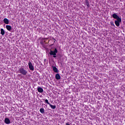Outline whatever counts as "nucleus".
Wrapping results in <instances>:
<instances>
[{"instance_id": "4", "label": "nucleus", "mask_w": 125, "mask_h": 125, "mask_svg": "<svg viewBox=\"0 0 125 125\" xmlns=\"http://www.w3.org/2000/svg\"><path fill=\"white\" fill-rule=\"evenodd\" d=\"M28 67L31 71H34V66H33V64L30 61L28 62Z\"/></svg>"}, {"instance_id": "16", "label": "nucleus", "mask_w": 125, "mask_h": 125, "mask_svg": "<svg viewBox=\"0 0 125 125\" xmlns=\"http://www.w3.org/2000/svg\"><path fill=\"white\" fill-rule=\"evenodd\" d=\"M45 103L48 104V105H50V103L48 102V100L47 99L45 100Z\"/></svg>"}, {"instance_id": "12", "label": "nucleus", "mask_w": 125, "mask_h": 125, "mask_svg": "<svg viewBox=\"0 0 125 125\" xmlns=\"http://www.w3.org/2000/svg\"><path fill=\"white\" fill-rule=\"evenodd\" d=\"M5 34V32L4 31V30H3V28H1L0 34L2 35V36H4Z\"/></svg>"}, {"instance_id": "9", "label": "nucleus", "mask_w": 125, "mask_h": 125, "mask_svg": "<svg viewBox=\"0 0 125 125\" xmlns=\"http://www.w3.org/2000/svg\"><path fill=\"white\" fill-rule=\"evenodd\" d=\"M52 68L53 71H54L55 73H58V69H57V67H56V66H53Z\"/></svg>"}, {"instance_id": "17", "label": "nucleus", "mask_w": 125, "mask_h": 125, "mask_svg": "<svg viewBox=\"0 0 125 125\" xmlns=\"http://www.w3.org/2000/svg\"><path fill=\"white\" fill-rule=\"evenodd\" d=\"M110 24L111 26H113V27H115V24H114V22H113V21H110Z\"/></svg>"}, {"instance_id": "14", "label": "nucleus", "mask_w": 125, "mask_h": 125, "mask_svg": "<svg viewBox=\"0 0 125 125\" xmlns=\"http://www.w3.org/2000/svg\"><path fill=\"white\" fill-rule=\"evenodd\" d=\"M40 111L41 114H44V109L43 108H41Z\"/></svg>"}, {"instance_id": "10", "label": "nucleus", "mask_w": 125, "mask_h": 125, "mask_svg": "<svg viewBox=\"0 0 125 125\" xmlns=\"http://www.w3.org/2000/svg\"><path fill=\"white\" fill-rule=\"evenodd\" d=\"M3 22L5 24H9V21L7 18H4L3 19Z\"/></svg>"}, {"instance_id": "5", "label": "nucleus", "mask_w": 125, "mask_h": 125, "mask_svg": "<svg viewBox=\"0 0 125 125\" xmlns=\"http://www.w3.org/2000/svg\"><path fill=\"white\" fill-rule=\"evenodd\" d=\"M112 17L114 19H116V20H118V19H121V18H120V17L118 16V15L117 14H113L112 15Z\"/></svg>"}, {"instance_id": "18", "label": "nucleus", "mask_w": 125, "mask_h": 125, "mask_svg": "<svg viewBox=\"0 0 125 125\" xmlns=\"http://www.w3.org/2000/svg\"><path fill=\"white\" fill-rule=\"evenodd\" d=\"M47 40H48V38H43V41L44 42H44H45L46 41H47Z\"/></svg>"}, {"instance_id": "21", "label": "nucleus", "mask_w": 125, "mask_h": 125, "mask_svg": "<svg viewBox=\"0 0 125 125\" xmlns=\"http://www.w3.org/2000/svg\"><path fill=\"white\" fill-rule=\"evenodd\" d=\"M45 60H45V59H44V61H45Z\"/></svg>"}, {"instance_id": "7", "label": "nucleus", "mask_w": 125, "mask_h": 125, "mask_svg": "<svg viewBox=\"0 0 125 125\" xmlns=\"http://www.w3.org/2000/svg\"><path fill=\"white\" fill-rule=\"evenodd\" d=\"M56 80H61V76H60V74L59 73L56 74L55 76Z\"/></svg>"}, {"instance_id": "2", "label": "nucleus", "mask_w": 125, "mask_h": 125, "mask_svg": "<svg viewBox=\"0 0 125 125\" xmlns=\"http://www.w3.org/2000/svg\"><path fill=\"white\" fill-rule=\"evenodd\" d=\"M58 52V50H57V49L56 48H55L54 51L50 50L49 52L50 55H56V53Z\"/></svg>"}, {"instance_id": "8", "label": "nucleus", "mask_w": 125, "mask_h": 125, "mask_svg": "<svg viewBox=\"0 0 125 125\" xmlns=\"http://www.w3.org/2000/svg\"><path fill=\"white\" fill-rule=\"evenodd\" d=\"M37 90L38 92H40V93H42V92H43V89L41 87H39L37 88Z\"/></svg>"}, {"instance_id": "20", "label": "nucleus", "mask_w": 125, "mask_h": 125, "mask_svg": "<svg viewBox=\"0 0 125 125\" xmlns=\"http://www.w3.org/2000/svg\"><path fill=\"white\" fill-rule=\"evenodd\" d=\"M54 58H56V55H53Z\"/></svg>"}, {"instance_id": "15", "label": "nucleus", "mask_w": 125, "mask_h": 125, "mask_svg": "<svg viewBox=\"0 0 125 125\" xmlns=\"http://www.w3.org/2000/svg\"><path fill=\"white\" fill-rule=\"evenodd\" d=\"M86 5L89 8V2L87 0H85Z\"/></svg>"}, {"instance_id": "6", "label": "nucleus", "mask_w": 125, "mask_h": 125, "mask_svg": "<svg viewBox=\"0 0 125 125\" xmlns=\"http://www.w3.org/2000/svg\"><path fill=\"white\" fill-rule=\"evenodd\" d=\"M4 123L7 125H9V124H10V120L8 118H5L4 120Z\"/></svg>"}, {"instance_id": "11", "label": "nucleus", "mask_w": 125, "mask_h": 125, "mask_svg": "<svg viewBox=\"0 0 125 125\" xmlns=\"http://www.w3.org/2000/svg\"><path fill=\"white\" fill-rule=\"evenodd\" d=\"M6 29H7L8 31H11V29H12V27H11V26L7 25H6Z\"/></svg>"}, {"instance_id": "13", "label": "nucleus", "mask_w": 125, "mask_h": 125, "mask_svg": "<svg viewBox=\"0 0 125 125\" xmlns=\"http://www.w3.org/2000/svg\"><path fill=\"white\" fill-rule=\"evenodd\" d=\"M49 105L50 106V107H51V108L52 109H56V105H53L50 104H49Z\"/></svg>"}, {"instance_id": "3", "label": "nucleus", "mask_w": 125, "mask_h": 125, "mask_svg": "<svg viewBox=\"0 0 125 125\" xmlns=\"http://www.w3.org/2000/svg\"><path fill=\"white\" fill-rule=\"evenodd\" d=\"M122 22V19H118L115 21V24L117 27H120V23Z\"/></svg>"}, {"instance_id": "19", "label": "nucleus", "mask_w": 125, "mask_h": 125, "mask_svg": "<svg viewBox=\"0 0 125 125\" xmlns=\"http://www.w3.org/2000/svg\"><path fill=\"white\" fill-rule=\"evenodd\" d=\"M52 40L54 41V42H56V40H55V38H54V37H52Z\"/></svg>"}, {"instance_id": "1", "label": "nucleus", "mask_w": 125, "mask_h": 125, "mask_svg": "<svg viewBox=\"0 0 125 125\" xmlns=\"http://www.w3.org/2000/svg\"><path fill=\"white\" fill-rule=\"evenodd\" d=\"M19 73H20V74H21L23 76H26V75L28 74V71L26 70L25 68L21 67L19 69Z\"/></svg>"}]
</instances>
